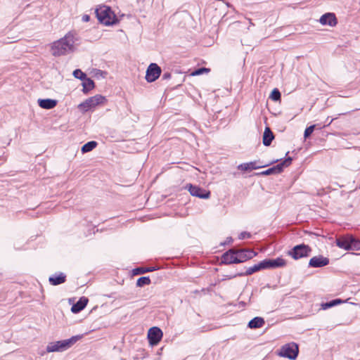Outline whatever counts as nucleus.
I'll return each mask as SVG.
<instances>
[{
	"mask_svg": "<svg viewBox=\"0 0 360 360\" xmlns=\"http://www.w3.org/2000/svg\"><path fill=\"white\" fill-rule=\"evenodd\" d=\"M75 35L70 32L67 33L63 37L51 44V54L57 57L74 52L75 50Z\"/></svg>",
	"mask_w": 360,
	"mask_h": 360,
	"instance_id": "f257e3e1",
	"label": "nucleus"
},
{
	"mask_svg": "<svg viewBox=\"0 0 360 360\" xmlns=\"http://www.w3.org/2000/svg\"><path fill=\"white\" fill-rule=\"evenodd\" d=\"M80 338L81 336L75 335L67 340L51 342L47 345L46 351L48 352L65 351L73 345Z\"/></svg>",
	"mask_w": 360,
	"mask_h": 360,
	"instance_id": "f03ea898",
	"label": "nucleus"
},
{
	"mask_svg": "<svg viewBox=\"0 0 360 360\" xmlns=\"http://www.w3.org/2000/svg\"><path fill=\"white\" fill-rule=\"evenodd\" d=\"M95 13L98 21L105 25H113L117 20L115 15L108 6H100Z\"/></svg>",
	"mask_w": 360,
	"mask_h": 360,
	"instance_id": "7ed1b4c3",
	"label": "nucleus"
},
{
	"mask_svg": "<svg viewBox=\"0 0 360 360\" xmlns=\"http://www.w3.org/2000/svg\"><path fill=\"white\" fill-rule=\"evenodd\" d=\"M337 246L346 250H359L360 240L352 235L338 238L335 240Z\"/></svg>",
	"mask_w": 360,
	"mask_h": 360,
	"instance_id": "20e7f679",
	"label": "nucleus"
},
{
	"mask_svg": "<svg viewBox=\"0 0 360 360\" xmlns=\"http://www.w3.org/2000/svg\"><path fill=\"white\" fill-rule=\"evenodd\" d=\"M299 353L298 345L295 342H290L281 347L278 355L291 360H295Z\"/></svg>",
	"mask_w": 360,
	"mask_h": 360,
	"instance_id": "39448f33",
	"label": "nucleus"
},
{
	"mask_svg": "<svg viewBox=\"0 0 360 360\" xmlns=\"http://www.w3.org/2000/svg\"><path fill=\"white\" fill-rule=\"evenodd\" d=\"M105 101L106 98L104 96L100 94H97L94 96L87 98L85 101L80 103L78 105V108L80 110L86 112L91 108H94L98 105L103 104Z\"/></svg>",
	"mask_w": 360,
	"mask_h": 360,
	"instance_id": "423d86ee",
	"label": "nucleus"
},
{
	"mask_svg": "<svg viewBox=\"0 0 360 360\" xmlns=\"http://www.w3.org/2000/svg\"><path fill=\"white\" fill-rule=\"evenodd\" d=\"M311 252V248L307 245L300 244L295 245L288 252V255L294 259H299L309 256Z\"/></svg>",
	"mask_w": 360,
	"mask_h": 360,
	"instance_id": "0eeeda50",
	"label": "nucleus"
},
{
	"mask_svg": "<svg viewBox=\"0 0 360 360\" xmlns=\"http://www.w3.org/2000/svg\"><path fill=\"white\" fill-rule=\"evenodd\" d=\"M292 162V158H288L281 163L274 166L271 168H269L266 170H264L260 172L259 174L263 176L271 175V174H280L283 172V169L285 167H288Z\"/></svg>",
	"mask_w": 360,
	"mask_h": 360,
	"instance_id": "6e6552de",
	"label": "nucleus"
},
{
	"mask_svg": "<svg viewBox=\"0 0 360 360\" xmlns=\"http://www.w3.org/2000/svg\"><path fill=\"white\" fill-rule=\"evenodd\" d=\"M161 68L156 63H150L147 68L146 79L148 82H155L161 75Z\"/></svg>",
	"mask_w": 360,
	"mask_h": 360,
	"instance_id": "1a4fd4ad",
	"label": "nucleus"
},
{
	"mask_svg": "<svg viewBox=\"0 0 360 360\" xmlns=\"http://www.w3.org/2000/svg\"><path fill=\"white\" fill-rule=\"evenodd\" d=\"M186 188L188 189L191 195L198 197L202 199H207L210 198V192L201 188L197 186H193L188 184L186 186Z\"/></svg>",
	"mask_w": 360,
	"mask_h": 360,
	"instance_id": "9d476101",
	"label": "nucleus"
},
{
	"mask_svg": "<svg viewBox=\"0 0 360 360\" xmlns=\"http://www.w3.org/2000/svg\"><path fill=\"white\" fill-rule=\"evenodd\" d=\"M162 335V331L160 328L156 326L150 328L148 333V339L150 345H158L161 340Z\"/></svg>",
	"mask_w": 360,
	"mask_h": 360,
	"instance_id": "9b49d317",
	"label": "nucleus"
},
{
	"mask_svg": "<svg viewBox=\"0 0 360 360\" xmlns=\"http://www.w3.org/2000/svg\"><path fill=\"white\" fill-rule=\"evenodd\" d=\"M237 255V264L244 262L255 257L257 253L250 249H239L236 250Z\"/></svg>",
	"mask_w": 360,
	"mask_h": 360,
	"instance_id": "f8f14e48",
	"label": "nucleus"
},
{
	"mask_svg": "<svg viewBox=\"0 0 360 360\" xmlns=\"http://www.w3.org/2000/svg\"><path fill=\"white\" fill-rule=\"evenodd\" d=\"M264 266H265L264 264V262L262 261V262H259L258 264H256L254 266L248 268L247 270L245 271V272L238 273L235 275L230 276L229 277V279L233 278L236 276H250V275H251L257 271H259L262 269H265Z\"/></svg>",
	"mask_w": 360,
	"mask_h": 360,
	"instance_id": "ddd939ff",
	"label": "nucleus"
},
{
	"mask_svg": "<svg viewBox=\"0 0 360 360\" xmlns=\"http://www.w3.org/2000/svg\"><path fill=\"white\" fill-rule=\"evenodd\" d=\"M236 249H230L221 256V263L224 264H237Z\"/></svg>",
	"mask_w": 360,
	"mask_h": 360,
	"instance_id": "4468645a",
	"label": "nucleus"
},
{
	"mask_svg": "<svg viewBox=\"0 0 360 360\" xmlns=\"http://www.w3.org/2000/svg\"><path fill=\"white\" fill-rule=\"evenodd\" d=\"M319 22L323 25H329L334 27L337 25L338 20L333 13H326L319 19Z\"/></svg>",
	"mask_w": 360,
	"mask_h": 360,
	"instance_id": "2eb2a0df",
	"label": "nucleus"
},
{
	"mask_svg": "<svg viewBox=\"0 0 360 360\" xmlns=\"http://www.w3.org/2000/svg\"><path fill=\"white\" fill-rule=\"evenodd\" d=\"M329 264V259L321 255L310 259L309 266L314 268L323 267Z\"/></svg>",
	"mask_w": 360,
	"mask_h": 360,
	"instance_id": "dca6fc26",
	"label": "nucleus"
},
{
	"mask_svg": "<svg viewBox=\"0 0 360 360\" xmlns=\"http://www.w3.org/2000/svg\"><path fill=\"white\" fill-rule=\"evenodd\" d=\"M265 269H274L277 267H282L285 266L286 262L281 257H278L274 259H264L263 260Z\"/></svg>",
	"mask_w": 360,
	"mask_h": 360,
	"instance_id": "f3484780",
	"label": "nucleus"
},
{
	"mask_svg": "<svg viewBox=\"0 0 360 360\" xmlns=\"http://www.w3.org/2000/svg\"><path fill=\"white\" fill-rule=\"evenodd\" d=\"M66 281V275L62 272L55 274L49 277V281L53 285H58L65 283Z\"/></svg>",
	"mask_w": 360,
	"mask_h": 360,
	"instance_id": "a211bd4d",
	"label": "nucleus"
},
{
	"mask_svg": "<svg viewBox=\"0 0 360 360\" xmlns=\"http://www.w3.org/2000/svg\"><path fill=\"white\" fill-rule=\"evenodd\" d=\"M88 303V299L85 297H82L75 304L71 307L72 313L77 314L83 310Z\"/></svg>",
	"mask_w": 360,
	"mask_h": 360,
	"instance_id": "6ab92c4d",
	"label": "nucleus"
},
{
	"mask_svg": "<svg viewBox=\"0 0 360 360\" xmlns=\"http://www.w3.org/2000/svg\"><path fill=\"white\" fill-rule=\"evenodd\" d=\"M38 104L41 108L50 110L56 106L57 101L51 98L39 99Z\"/></svg>",
	"mask_w": 360,
	"mask_h": 360,
	"instance_id": "aec40b11",
	"label": "nucleus"
},
{
	"mask_svg": "<svg viewBox=\"0 0 360 360\" xmlns=\"http://www.w3.org/2000/svg\"><path fill=\"white\" fill-rule=\"evenodd\" d=\"M263 165H258L257 161L242 163L238 166V169L241 171H250L263 167Z\"/></svg>",
	"mask_w": 360,
	"mask_h": 360,
	"instance_id": "412c9836",
	"label": "nucleus"
},
{
	"mask_svg": "<svg viewBox=\"0 0 360 360\" xmlns=\"http://www.w3.org/2000/svg\"><path fill=\"white\" fill-rule=\"evenodd\" d=\"M274 139L273 132L269 127H266L263 134V144L266 146H270Z\"/></svg>",
	"mask_w": 360,
	"mask_h": 360,
	"instance_id": "4be33fe9",
	"label": "nucleus"
},
{
	"mask_svg": "<svg viewBox=\"0 0 360 360\" xmlns=\"http://www.w3.org/2000/svg\"><path fill=\"white\" fill-rule=\"evenodd\" d=\"M264 323L265 321L263 318L257 316L250 320L248 326L250 328L256 329L262 328L264 326Z\"/></svg>",
	"mask_w": 360,
	"mask_h": 360,
	"instance_id": "5701e85b",
	"label": "nucleus"
},
{
	"mask_svg": "<svg viewBox=\"0 0 360 360\" xmlns=\"http://www.w3.org/2000/svg\"><path fill=\"white\" fill-rule=\"evenodd\" d=\"M82 81L83 91L84 93H87L94 88V82L91 79L86 77Z\"/></svg>",
	"mask_w": 360,
	"mask_h": 360,
	"instance_id": "b1692460",
	"label": "nucleus"
},
{
	"mask_svg": "<svg viewBox=\"0 0 360 360\" xmlns=\"http://www.w3.org/2000/svg\"><path fill=\"white\" fill-rule=\"evenodd\" d=\"M96 146H97L96 141H89L82 147L81 150L83 153H86L91 151L93 149H94L96 147Z\"/></svg>",
	"mask_w": 360,
	"mask_h": 360,
	"instance_id": "393cba45",
	"label": "nucleus"
},
{
	"mask_svg": "<svg viewBox=\"0 0 360 360\" xmlns=\"http://www.w3.org/2000/svg\"><path fill=\"white\" fill-rule=\"evenodd\" d=\"M342 301L340 299H335V300H333L330 302H326V303H323L321 304V308L323 309H327L328 308H330L332 307H334L340 303H342Z\"/></svg>",
	"mask_w": 360,
	"mask_h": 360,
	"instance_id": "a878e982",
	"label": "nucleus"
},
{
	"mask_svg": "<svg viewBox=\"0 0 360 360\" xmlns=\"http://www.w3.org/2000/svg\"><path fill=\"white\" fill-rule=\"evenodd\" d=\"M156 269L154 267L152 268H146V267H138L133 270L134 274H142L146 272H151L155 271Z\"/></svg>",
	"mask_w": 360,
	"mask_h": 360,
	"instance_id": "bb28decb",
	"label": "nucleus"
},
{
	"mask_svg": "<svg viewBox=\"0 0 360 360\" xmlns=\"http://www.w3.org/2000/svg\"><path fill=\"white\" fill-rule=\"evenodd\" d=\"M150 283V279L148 276L140 277L136 281V285L138 287H143L144 285H149Z\"/></svg>",
	"mask_w": 360,
	"mask_h": 360,
	"instance_id": "cd10ccee",
	"label": "nucleus"
},
{
	"mask_svg": "<svg viewBox=\"0 0 360 360\" xmlns=\"http://www.w3.org/2000/svg\"><path fill=\"white\" fill-rule=\"evenodd\" d=\"M281 97V94L278 89H274L269 96V98L274 101H280Z\"/></svg>",
	"mask_w": 360,
	"mask_h": 360,
	"instance_id": "c85d7f7f",
	"label": "nucleus"
},
{
	"mask_svg": "<svg viewBox=\"0 0 360 360\" xmlns=\"http://www.w3.org/2000/svg\"><path fill=\"white\" fill-rule=\"evenodd\" d=\"M73 76L75 78H77L80 80H84L86 78V75L85 73H84L81 70L77 69V70H74Z\"/></svg>",
	"mask_w": 360,
	"mask_h": 360,
	"instance_id": "c756f323",
	"label": "nucleus"
},
{
	"mask_svg": "<svg viewBox=\"0 0 360 360\" xmlns=\"http://www.w3.org/2000/svg\"><path fill=\"white\" fill-rule=\"evenodd\" d=\"M209 72H210V69L206 68H198V69L195 70V71H193L191 73V75L196 76V75H202L205 72L207 73Z\"/></svg>",
	"mask_w": 360,
	"mask_h": 360,
	"instance_id": "7c9ffc66",
	"label": "nucleus"
},
{
	"mask_svg": "<svg viewBox=\"0 0 360 360\" xmlns=\"http://www.w3.org/2000/svg\"><path fill=\"white\" fill-rule=\"evenodd\" d=\"M315 128V125H311L309 127H307L304 131V138L309 137L314 131Z\"/></svg>",
	"mask_w": 360,
	"mask_h": 360,
	"instance_id": "2f4dec72",
	"label": "nucleus"
},
{
	"mask_svg": "<svg viewBox=\"0 0 360 360\" xmlns=\"http://www.w3.org/2000/svg\"><path fill=\"white\" fill-rule=\"evenodd\" d=\"M251 238V234H250V233L247 232V231L241 232L238 236V238L240 240H243L245 238Z\"/></svg>",
	"mask_w": 360,
	"mask_h": 360,
	"instance_id": "473e14b6",
	"label": "nucleus"
},
{
	"mask_svg": "<svg viewBox=\"0 0 360 360\" xmlns=\"http://www.w3.org/2000/svg\"><path fill=\"white\" fill-rule=\"evenodd\" d=\"M162 79H169L171 78V74L169 72H165L162 77Z\"/></svg>",
	"mask_w": 360,
	"mask_h": 360,
	"instance_id": "72a5a7b5",
	"label": "nucleus"
},
{
	"mask_svg": "<svg viewBox=\"0 0 360 360\" xmlns=\"http://www.w3.org/2000/svg\"><path fill=\"white\" fill-rule=\"evenodd\" d=\"M233 241V239L231 237H229L226 238V240L224 243H222V245H225L226 244H229Z\"/></svg>",
	"mask_w": 360,
	"mask_h": 360,
	"instance_id": "f704fd0d",
	"label": "nucleus"
},
{
	"mask_svg": "<svg viewBox=\"0 0 360 360\" xmlns=\"http://www.w3.org/2000/svg\"><path fill=\"white\" fill-rule=\"evenodd\" d=\"M89 18H89V16L88 15H84L82 16V20H83L84 22H88V21L89 20Z\"/></svg>",
	"mask_w": 360,
	"mask_h": 360,
	"instance_id": "c9c22d12",
	"label": "nucleus"
}]
</instances>
